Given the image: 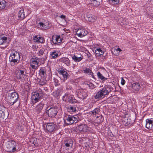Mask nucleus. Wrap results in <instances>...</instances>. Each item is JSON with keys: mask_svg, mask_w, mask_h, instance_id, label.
<instances>
[{"mask_svg": "<svg viewBox=\"0 0 153 153\" xmlns=\"http://www.w3.org/2000/svg\"><path fill=\"white\" fill-rule=\"evenodd\" d=\"M60 17L61 18V19H64V20L66 21V20L65 19V15H61L60 16Z\"/></svg>", "mask_w": 153, "mask_h": 153, "instance_id": "de8ad7c7", "label": "nucleus"}, {"mask_svg": "<svg viewBox=\"0 0 153 153\" xmlns=\"http://www.w3.org/2000/svg\"><path fill=\"white\" fill-rule=\"evenodd\" d=\"M69 140H68L65 143V146L67 147H70V144L71 143L70 142H72L71 144H72L73 141L69 139Z\"/></svg>", "mask_w": 153, "mask_h": 153, "instance_id": "ea45409f", "label": "nucleus"}, {"mask_svg": "<svg viewBox=\"0 0 153 153\" xmlns=\"http://www.w3.org/2000/svg\"><path fill=\"white\" fill-rule=\"evenodd\" d=\"M109 93L108 90L106 88H103L97 93L96 96H105L108 95Z\"/></svg>", "mask_w": 153, "mask_h": 153, "instance_id": "2eb2a0df", "label": "nucleus"}, {"mask_svg": "<svg viewBox=\"0 0 153 153\" xmlns=\"http://www.w3.org/2000/svg\"><path fill=\"white\" fill-rule=\"evenodd\" d=\"M118 52H116V53Z\"/></svg>", "mask_w": 153, "mask_h": 153, "instance_id": "5fc2aeb1", "label": "nucleus"}, {"mask_svg": "<svg viewBox=\"0 0 153 153\" xmlns=\"http://www.w3.org/2000/svg\"><path fill=\"white\" fill-rule=\"evenodd\" d=\"M23 9H21L19 10L18 13V17L19 18L21 19H23L25 17V15Z\"/></svg>", "mask_w": 153, "mask_h": 153, "instance_id": "cd10ccee", "label": "nucleus"}, {"mask_svg": "<svg viewBox=\"0 0 153 153\" xmlns=\"http://www.w3.org/2000/svg\"><path fill=\"white\" fill-rule=\"evenodd\" d=\"M95 53L96 56H100L103 54L104 52L101 48H97L95 50Z\"/></svg>", "mask_w": 153, "mask_h": 153, "instance_id": "412c9836", "label": "nucleus"}, {"mask_svg": "<svg viewBox=\"0 0 153 153\" xmlns=\"http://www.w3.org/2000/svg\"><path fill=\"white\" fill-rule=\"evenodd\" d=\"M16 95H18V94L16 92H14L11 93V96H16Z\"/></svg>", "mask_w": 153, "mask_h": 153, "instance_id": "09e8293b", "label": "nucleus"}, {"mask_svg": "<svg viewBox=\"0 0 153 153\" xmlns=\"http://www.w3.org/2000/svg\"><path fill=\"white\" fill-rule=\"evenodd\" d=\"M40 60L37 57H33L31 59L30 62V66L33 69H36L39 66Z\"/></svg>", "mask_w": 153, "mask_h": 153, "instance_id": "20e7f679", "label": "nucleus"}, {"mask_svg": "<svg viewBox=\"0 0 153 153\" xmlns=\"http://www.w3.org/2000/svg\"><path fill=\"white\" fill-rule=\"evenodd\" d=\"M59 74L62 76V79L64 82L67 79L68 74L66 71L63 69H59Z\"/></svg>", "mask_w": 153, "mask_h": 153, "instance_id": "ddd939ff", "label": "nucleus"}, {"mask_svg": "<svg viewBox=\"0 0 153 153\" xmlns=\"http://www.w3.org/2000/svg\"><path fill=\"white\" fill-rule=\"evenodd\" d=\"M102 96H94L95 99H100L102 98Z\"/></svg>", "mask_w": 153, "mask_h": 153, "instance_id": "8fccbe9b", "label": "nucleus"}, {"mask_svg": "<svg viewBox=\"0 0 153 153\" xmlns=\"http://www.w3.org/2000/svg\"><path fill=\"white\" fill-rule=\"evenodd\" d=\"M97 75L98 78L101 79L102 82L104 81H105V80H107V78L104 76L103 75L99 72H98L97 73Z\"/></svg>", "mask_w": 153, "mask_h": 153, "instance_id": "c85d7f7f", "label": "nucleus"}, {"mask_svg": "<svg viewBox=\"0 0 153 153\" xmlns=\"http://www.w3.org/2000/svg\"><path fill=\"white\" fill-rule=\"evenodd\" d=\"M7 6V2L4 0H0V10L4 9Z\"/></svg>", "mask_w": 153, "mask_h": 153, "instance_id": "bb28decb", "label": "nucleus"}, {"mask_svg": "<svg viewBox=\"0 0 153 153\" xmlns=\"http://www.w3.org/2000/svg\"><path fill=\"white\" fill-rule=\"evenodd\" d=\"M54 80L55 83L56 84V85H58V80L56 78H54Z\"/></svg>", "mask_w": 153, "mask_h": 153, "instance_id": "49530a36", "label": "nucleus"}, {"mask_svg": "<svg viewBox=\"0 0 153 153\" xmlns=\"http://www.w3.org/2000/svg\"><path fill=\"white\" fill-rule=\"evenodd\" d=\"M42 94H41L38 93L34 92L33 94V96H42Z\"/></svg>", "mask_w": 153, "mask_h": 153, "instance_id": "37998d69", "label": "nucleus"}, {"mask_svg": "<svg viewBox=\"0 0 153 153\" xmlns=\"http://www.w3.org/2000/svg\"><path fill=\"white\" fill-rule=\"evenodd\" d=\"M67 110L71 113L76 111L75 107L72 106H70L68 107L67 108Z\"/></svg>", "mask_w": 153, "mask_h": 153, "instance_id": "2f4dec72", "label": "nucleus"}, {"mask_svg": "<svg viewBox=\"0 0 153 153\" xmlns=\"http://www.w3.org/2000/svg\"><path fill=\"white\" fill-rule=\"evenodd\" d=\"M91 4L94 6L97 7L100 5V2L94 0L92 1Z\"/></svg>", "mask_w": 153, "mask_h": 153, "instance_id": "e433bc0d", "label": "nucleus"}, {"mask_svg": "<svg viewBox=\"0 0 153 153\" xmlns=\"http://www.w3.org/2000/svg\"><path fill=\"white\" fill-rule=\"evenodd\" d=\"M83 72L85 74H87L88 75H90L93 78H94V76L93 75V73L92 72L91 70L88 68H86L83 70Z\"/></svg>", "mask_w": 153, "mask_h": 153, "instance_id": "b1692460", "label": "nucleus"}, {"mask_svg": "<svg viewBox=\"0 0 153 153\" xmlns=\"http://www.w3.org/2000/svg\"><path fill=\"white\" fill-rule=\"evenodd\" d=\"M5 110V107L4 106L0 105V118L2 116V115L4 114Z\"/></svg>", "mask_w": 153, "mask_h": 153, "instance_id": "473e14b6", "label": "nucleus"}, {"mask_svg": "<svg viewBox=\"0 0 153 153\" xmlns=\"http://www.w3.org/2000/svg\"><path fill=\"white\" fill-rule=\"evenodd\" d=\"M63 35V34L62 36L57 35L53 36L52 38L53 43L55 44L60 45L63 40L62 37Z\"/></svg>", "mask_w": 153, "mask_h": 153, "instance_id": "423d86ee", "label": "nucleus"}, {"mask_svg": "<svg viewBox=\"0 0 153 153\" xmlns=\"http://www.w3.org/2000/svg\"><path fill=\"white\" fill-rule=\"evenodd\" d=\"M121 83L122 85H124L125 84V81L123 78H122Z\"/></svg>", "mask_w": 153, "mask_h": 153, "instance_id": "c03bdc74", "label": "nucleus"}, {"mask_svg": "<svg viewBox=\"0 0 153 153\" xmlns=\"http://www.w3.org/2000/svg\"><path fill=\"white\" fill-rule=\"evenodd\" d=\"M7 151L10 153L15 152L17 150L16 143L15 141L12 140H9L6 143Z\"/></svg>", "mask_w": 153, "mask_h": 153, "instance_id": "f03ea898", "label": "nucleus"}, {"mask_svg": "<svg viewBox=\"0 0 153 153\" xmlns=\"http://www.w3.org/2000/svg\"><path fill=\"white\" fill-rule=\"evenodd\" d=\"M39 96H31V102H32L33 104H34L38 102L39 101Z\"/></svg>", "mask_w": 153, "mask_h": 153, "instance_id": "393cba45", "label": "nucleus"}, {"mask_svg": "<svg viewBox=\"0 0 153 153\" xmlns=\"http://www.w3.org/2000/svg\"><path fill=\"white\" fill-rule=\"evenodd\" d=\"M122 51V50L120 48H118L117 49H115L114 50L113 52L114 54L116 56H118L120 52Z\"/></svg>", "mask_w": 153, "mask_h": 153, "instance_id": "72a5a7b5", "label": "nucleus"}, {"mask_svg": "<svg viewBox=\"0 0 153 153\" xmlns=\"http://www.w3.org/2000/svg\"><path fill=\"white\" fill-rule=\"evenodd\" d=\"M56 95H58V96L59 95H61V94L59 93V91H57V94H56Z\"/></svg>", "mask_w": 153, "mask_h": 153, "instance_id": "3c124183", "label": "nucleus"}, {"mask_svg": "<svg viewBox=\"0 0 153 153\" xmlns=\"http://www.w3.org/2000/svg\"><path fill=\"white\" fill-rule=\"evenodd\" d=\"M50 23L48 21L44 20L39 22L38 26L39 28L42 29H46L49 27Z\"/></svg>", "mask_w": 153, "mask_h": 153, "instance_id": "0eeeda50", "label": "nucleus"}, {"mask_svg": "<svg viewBox=\"0 0 153 153\" xmlns=\"http://www.w3.org/2000/svg\"><path fill=\"white\" fill-rule=\"evenodd\" d=\"M67 124L68 125L71 124L73 123H76L77 121V118L72 116L69 115L66 119Z\"/></svg>", "mask_w": 153, "mask_h": 153, "instance_id": "9b49d317", "label": "nucleus"}, {"mask_svg": "<svg viewBox=\"0 0 153 153\" xmlns=\"http://www.w3.org/2000/svg\"><path fill=\"white\" fill-rule=\"evenodd\" d=\"M123 19L122 18H120V19H119V21H120V20H121L122 19Z\"/></svg>", "mask_w": 153, "mask_h": 153, "instance_id": "864d4df0", "label": "nucleus"}, {"mask_svg": "<svg viewBox=\"0 0 153 153\" xmlns=\"http://www.w3.org/2000/svg\"><path fill=\"white\" fill-rule=\"evenodd\" d=\"M20 56L19 53L16 51L10 53L9 60L12 65L14 66L19 63Z\"/></svg>", "mask_w": 153, "mask_h": 153, "instance_id": "f257e3e1", "label": "nucleus"}, {"mask_svg": "<svg viewBox=\"0 0 153 153\" xmlns=\"http://www.w3.org/2000/svg\"><path fill=\"white\" fill-rule=\"evenodd\" d=\"M34 41L35 42L38 43H42L44 42V40L43 37L39 36H35L33 38Z\"/></svg>", "mask_w": 153, "mask_h": 153, "instance_id": "f3484780", "label": "nucleus"}, {"mask_svg": "<svg viewBox=\"0 0 153 153\" xmlns=\"http://www.w3.org/2000/svg\"><path fill=\"white\" fill-rule=\"evenodd\" d=\"M16 77L17 79L21 80L24 79L26 74H25V71L24 70H19L16 72Z\"/></svg>", "mask_w": 153, "mask_h": 153, "instance_id": "1a4fd4ad", "label": "nucleus"}, {"mask_svg": "<svg viewBox=\"0 0 153 153\" xmlns=\"http://www.w3.org/2000/svg\"><path fill=\"white\" fill-rule=\"evenodd\" d=\"M103 117L101 115L99 116H97L96 118L94 120V123L97 124H99L103 122Z\"/></svg>", "mask_w": 153, "mask_h": 153, "instance_id": "4be33fe9", "label": "nucleus"}, {"mask_svg": "<svg viewBox=\"0 0 153 153\" xmlns=\"http://www.w3.org/2000/svg\"><path fill=\"white\" fill-rule=\"evenodd\" d=\"M78 129L81 133H83L89 131V127L85 124H82L79 126Z\"/></svg>", "mask_w": 153, "mask_h": 153, "instance_id": "f8f14e48", "label": "nucleus"}, {"mask_svg": "<svg viewBox=\"0 0 153 153\" xmlns=\"http://www.w3.org/2000/svg\"><path fill=\"white\" fill-rule=\"evenodd\" d=\"M123 124L126 126L129 127L131 125L130 121H128V119L127 120V121H126V120H123Z\"/></svg>", "mask_w": 153, "mask_h": 153, "instance_id": "4c0bfd02", "label": "nucleus"}, {"mask_svg": "<svg viewBox=\"0 0 153 153\" xmlns=\"http://www.w3.org/2000/svg\"><path fill=\"white\" fill-rule=\"evenodd\" d=\"M36 142H37L36 139V140L34 139L33 140L32 143L33 144L34 146H36Z\"/></svg>", "mask_w": 153, "mask_h": 153, "instance_id": "a18cd8bd", "label": "nucleus"}, {"mask_svg": "<svg viewBox=\"0 0 153 153\" xmlns=\"http://www.w3.org/2000/svg\"><path fill=\"white\" fill-rule=\"evenodd\" d=\"M91 85V86H93V87L92 88H94V85H92V84H91V85Z\"/></svg>", "mask_w": 153, "mask_h": 153, "instance_id": "603ef678", "label": "nucleus"}, {"mask_svg": "<svg viewBox=\"0 0 153 153\" xmlns=\"http://www.w3.org/2000/svg\"><path fill=\"white\" fill-rule=\"evenodd\" d=\"M83 58V56L80 55V56H78L76 55H74L72 57V59L74 61L76 62H78L81 61Z\"/></svg>", "mask_w": 153, "mask_h": 153, "instance_id": "a878e982", "label": "nucleus"}, {"mask_svg": "<svg viewBox=\"0 0 153 153\" xmlns=\"http://www.w3.org/2000/svg\"><path fill=\"white\" fill-rule=\"evenodd\" d=\"M62 99H65V101H68L71 103H75L77 102V100L71 96H63Z\"/></svg>", "mask_w": 153, "mask_h": 153, "instance_id": "4468645a", "label": "nucleus"}, {"mask_svg": "<svg viewBox=\"0 0 153 153\" xmlns=\"http://www.w3.org/2000/svg\"><path fill=\"white\" fill-rule=\"evenodd\" d=\"M59 56L58 53L56 51H53L50 53V58L51 59H56Z\"/></svg>", "mask_w": 153, "mask_h": 153, "instance_id": "5701e85b", "label": "nucleus"}, {"mask_svg": "<svg viewBox=\"0 0 153 153\" xmlns=\"http://www.w3.org/2000/svg\"><path fill=\"white\" fill-rule=\"evenodd\" d=\"M58 112V109L55 107H51L46 112L49 117H54L57 115Z\"/></svg>", "mask_w": 153, "mask_h": 153, "instance_id": "39448f33", "label": "nucleus"}, {"mask_svg": "<svg viewBox=\"0 0 153 153\" xmlns=\"http://www.w3.org/2000/svg\"><path fill=\"white\" fill-rule=\"evenodd\" d=\"M130 87L132 88V90L134 91H137L140 88V84L138 83H134L131 85Z\"/></svg>", "mask_w": 153, "mask_h": 153, "instance_id": "a211bd4d", "label": "nucleus"}, {"mask_svg": "<svg viewBox=\"0 0 153 153\" xmlns=\"http://www.w3.org/2000/svg\"><path fill=\"white\" fill-rule=\"evenodd\" d=\"M60 61L64 63L66 65L69 66L70 65V61L69 59L67 57H63L60 59Z\"/></svg>", "mask_w": 153, "mask_h": 153, "instance_id": "6ab92c4d", "label": "nucleus"}, {"mask_svg": "<svg viewBox=\"0 0 153 153\" xmlns=\"http://www.w3.org/2000/svg\"><path fill=\"white\" fill-rule=\"evenodd\" d=\"M99 111V109L97 108H95L92 111V113L94 115H96V114H98Z\"/></svg>", "mask_w": 153, "mask_h": 153, "instance_id": "a19ab883", "label": "nucleus"}, {"mask_svg": "<svg viewBox=\"0 0 153 153\" xmlns=\"http://www.w3.org/2000/svg\"><path fill=\"white\" fill-rule=\"evenodd\" d=\"M56 125L53 123H46L45 131L47 133L53 132L56 130Z\"/></svg>", "mask_w": 153, "mask_h": 153, "instance_id": "7ed1b4c3", "label": "nucleus"}, {"mask_svg": "<svg viewBox=\"0 0 153 153\" xmlns=\"http://www.w3.org/2000/svg\"><path fill=\"white\" fill-rule=\"evenodd\" d=\"M15 97L14 96H12L11 98H10L11 101H13L14 100V101H13V102H11L10 103V104L11 105H13L18 100L19 97L18 96L16 98V99L14 100V99Z\"/></svg>", "mask_w": 153, "mask_h": 153, "instance_id": "f704fd0d", "label": "nucleus"}, {"mask_svg": "<svg viewBox=\"0 0 153 153\" xmlns=\"http://www.w3.org/2000/svg\"><path fill=\"white\" fill-rule=\"evenodd\" d=\"M88 31L83 28L78 29L76 31V34L79 37H82L87 35Z\"/></svg>", "mask_w": 153, "mask_h": 153, "instance_id": "6e6552de", "label": "nucleus"}, {"mask_svg": "<svg viewBox=\"0 0 153 153\" xmlns=\"http://www.w3.org/2000/svg\"><path fill=\"white\" fill-rule=\"evenodd\" d=\"M46 80L44 78H42L39 82V84L40 85H43L46 84Z\"/></svg>", "mask_w": 153, "mask_h": 153, "instance_id": "c9c22d12", "label": "nucleus"}, {"mask_svg": "<svg viewBox=\"0 0 153 153\" xmlns=\"http://www.w3.org/2000/svg\"><path fill=\"white\" fill-rule=\"evenodd\" d=\"M86 17L88 21L91 22H94L97 19L96 16L89 13L87 14Z\"/></svg>", "mask_w": 153, "mask_h": 153, "instance_id": "dca6fc26", "label": "nucleus"}, {"mask_svg": "<svg viewBox=\"0 0 153 153\" xmlns=\"http://www.w3.org/2000/svg\"><path fill=\"white\" fill-rule=\"evenodd\" d=\"M39 74L42 77L44 78L46 74L45 70L44 68H41L40 69Z\"/></svg>", "mask_w": 153, "mask_h": 153, "instance_id": "7c9ffc66", "label": "nucleus"}, {"mask_svg": "<svg viewBox=\"0 0 153 153\" xmlns=\"http://www.w3.org/2000/svg\"><path fill=\"white\" fill-rule=\"evenodd\" d=\"M109 1L111 4L115 5L119 3V0H109Z\"/></svg>", "mask_w": 153, "mask_h": 153, "instance_id": "58836bf2", "label": "nucleus"}, {"mask_svg": "<svg viewBox=\"0 0 153 153\" xmlns=\"http://www.w3.org/2000/svg\"><path fill=\"white\" fill-rule=\"evenodd\" d=\"M44 53L43 49L40 50L39 51V56L42 55Z\"/></svg>", "mask_w": 153, "mask_h": 153, "instance_id": "79ce46f5", "label": "nucleus"}, {"mask_svg": "<svg viewBox=\"0 0 153 153\" xmlns=\"http://www.w3.org/2000/svg\"><path fill=\"white\" fill-rule=\"evenodd\" d=\"M146 127L151 129L153 128V118H148L146 120Z\"/></svg>", "mask_w": 153, "mask_h": 153, "instance_id": "9d476101", "label": "nucleus"}, {"mask_svg": "<svg viewBox=\"0 0 153 153\" xmlns=\"http://www.w3.org/2000/svg\"><path fill=\"white\" fill-rule=\"evenodd\" d=\"M43 107V105L42 104L39 103L35 108V111L38 114H39L41 112V111Z\"/></svg>", "mask_w": 153, "mask_h": 153, "instance_id": "aec40b11", "label": "nucleus"}, {"mask_svg": "<svg viewBox=\"0 0 153 153\" xmlns=\"http://www.w3.org/2000/svg\"><path fill=\"white\" fill-rule=\"evenodd\" d=\"M7 37L3 35L0 36V45H2L6 42Z\"/></svg>", "mask_w": 153, "mask_h": 153, "instance_id": "c756f323", "label": "nucleus"}]
</instances>
